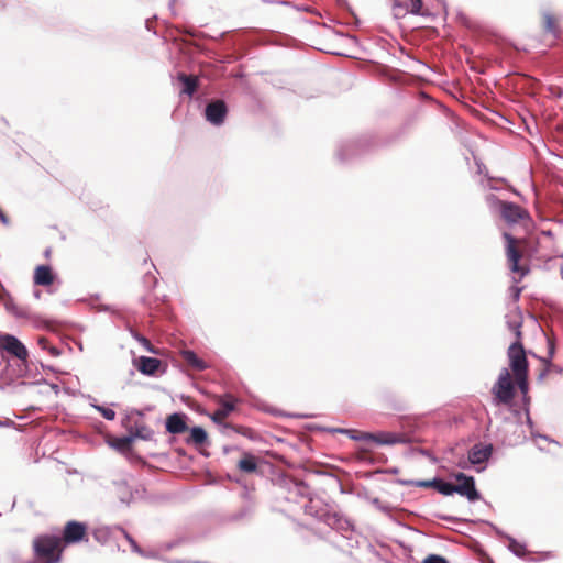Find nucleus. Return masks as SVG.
Wrapping results in <instances>:
<instances>
[{
    "instance_id": "nucleus-1",
    "label": "nucleus",
    "mask_w": 563,
    "mask_h": 563,
    "mask_svg": "<svg viewBox=\"0 0 563 563\" xmlns=\"http://www.w3.org/2000/svg\"><path fill=\"white\" fill-rule=\"evenodd\" d=\"M507 354L517 385L526 394L528 391V361L521 342L516 341L510 344Z\"/></svg>"
},
{
    "instance_id": "nucleus-2",
    "label": "nucleus",
    "mask_w": 563,
    "mask_h": 563,
    "mask_svg": "<svg viewBox=\"0 0 563 563\" xmlns=\"http://www.w3.org/2000/svg\"><path fill=\"white\" fill-rule=\"evenodd\" d=\"M62 539L56 536H38L33 541V550L37 560L45 563H58L62 556Z\"/></svg>"
},
{
    "instance_id": "nucleus-3",
    "label": "nucleus",
    "mask_w": 563,
    "mask_h": 563,
    "mask_svg": "<svg viewBox=\"0 0 563 563\" xmlns=\"http://www.w3.org/2000/svg\"><path fill=\"white\" fill-rule=\"evenodd\" d=\"M342 433H347L350 437L357 441L372 442L377 445H394L406 443L407 437L404 433L380 431L376 433L360 432L357 435L353 434V430H339Z\"/></svg>"
},
{
    "instance_id": "nucleus-4",
    "label": "nucleus",
    "mask_w": 563,
    "mask_h": 563,
    "mask_svg": "<svg viewBox=\"0 0 563 563\" xmlns=\"http://www.w3.org/2000/svg\"><path fill=\"white\" fill-rule=\"evenodd\" d=\"M492 393L494 395V402L509 404L515 396V387L511 382V376L508 368H503L499 373L498 379L495 383Z\"/></svg>"
},
{
    "instance_id": "nucleus-5",
    "label": "nucleus",
    "mask_w": 563,
    "mask_h": 563,
    "mask_svg": "<svg viewBox=\"0 0 563 563\" xmlns=\"http://www.w3.org/2000/svg\"><path fill=\"white\" fill-rule=\"evenodd\" d=\"M0 350L23 363L27 362L29 351L26 346L12 334H0Z\"/></svg>"
},
{
    "instance_id": "nucleus-6",
    "label": "nucleus",
    "mask_w": 563,
    "mask_h": 563,
    "mask_svg": "<svg viewBox=\"0 0 563 563\" xmlns=\"http://www.w3.org/2000/svg\"><path fill=\"white\" fill-rule=\"evenodd\" d=\"M456 481L461 484L455 485V493L465 496L470 501H475L481 498V494L475 487V481L472 476H467L464 473H457L455 475Z\"/></svg>"
},
{
    "instance_id": "nucleus-7",
    "label": "nucleus",
    "mask_w": 563,
    "mask_h": 563,
    "mask_svg": "<svg viewBox=\"0 0 563 563\" xmlns=\"http://www.w3.org/2000/svg\"><path fill=\"white\" fill-rule=\"evenodd\" d=\"M503 236L506 240V254L509 262L510 271L515 273H520L523 276L526 272L519 266V260L521 257V254L519 250L516 247V239L507 232H504Z\"/></svg>"
},
{
    "instance_id": "nucleus-8",
    "label": "nucleus",
    "mask_w": 563,
    "mask_h": 563,
    "mask_svg": "<svg viewBox=\"0 0 563 563\" xmlns=\"http://www.w3.org/2000/svg\"><path fill=\"white\" fill-rule=\"evenodd\" d=\"M86 536V525L78 521L66 523L63 532L62 543L74 544L81 541Z\"/></svg>"
},
{
    "instance_id": "nucleus-9",
    "label": "nucleus",
    "mask_w": 563,
    "mask_h": 563,
    "mask_svg": "<svg viewBox=\"0 0 563 563\" xmlns=\"http://www.w3.org/2000/svg\"><path fill=\"white\" fill-rule=\"evenodd\" d=\"M228 109L222 100H216L207 104L205 115L208 122L213 125H221L225 119Z\"/></svg>"
},
{
    "instance_id": "nucleus-10",
    "label": "nucleus",
    "mask_w": 563,
    "mask_h": 563,
    "mask_svg": "<svg viewBox=\"0 0 563 563\" xmlns=\"http://www.w3.org/2000/svg\"><path fill=\"white\" fill-rule=\"evenodd\" d=\"M500 214L510 224L518 223L528 217V212L514 202H500Z\"/></svg>"
},
{
    "instance_id": "nucleus-11",
    "label": "nucleus",
    "mask_w": 563,
    "mask_h": 563,
    "mask_svg": "<svg viewBox=\"0 0 563 563\" xmlns=\"http://www.w3.org/2000/svg\"><path fill=\"white\" fill-rule=\"evenodd\" d=\"M493 453L492 444H475L468 451V461L473 465L485 463Z\"/></svg>"
},
{
    "instance_id": "nucleus-12",
    "label": "nucleus",
    "mask_w": 563,
    "mask_h": 563,
    "mask_svg": "<svg viewBox=\"0 0 563 563\" xmlns=\"http://www.w3.org/2000/svg\"><path fill=\"white\" fill-rule=\"evenodd\" d=\"M421 8V0H395L394 2V11L396 16L406 13L419 14Z\"/></svg>"
},
{
    "instance_id": "nucleus-13",
    "label": "nucleus",
    "mask_w": 563,
    "mask_h": 563,
    "mask_svg": "<svg viewBox=\"0 0 563 563\" xmlns=\"http://www.w3.org/2000/svg\"><path fill=\"white\" fill-rule=\"evenodd\" d=\"M186 416L183 413H173L166 419V430L172 434H179L187 430Z\"/></svg>"
},
{
    "instance_id": "nucleus-14",
    "label": "nucleus",
    "mask_w": 563,
    "mask_h": 563,
    "mask_svg": "<svg viewBox=\"0 0 563 563\" xmlns=\"http://www.w3.org/2000/svg\"><path fill=\"white\" fill-rule=\"evenodd\" d=\"M162 366V361L155 357L141 356L137 360V369L144 375H155Z\"/></svg>"
},
{
    "instance_id": "nucleus-15",
    "label": "nucleus",
    "mask_w": 563,
    "mask_h": 563,
    "mask_svg": "<svg viewBox=\"0 0 563 563\" xmlns=\"http://www.w3.org/2000/svg\"><path fill=\"white\" fill-rule=\"evenodd\" d=\"M54 276L49 266L40 265L34 273V283L41 286H49L53 284Z\"/></svg>"
},
{
    "instance_id": "nucleus-16",
    "label": "nucleus",
    "mask_w": 563,
    "mask_h": 563,
    "mask_svg": "<svg viewBox=\"0 0 563 563\" xmlns=\"http://www.w3.org/2000/svg\"><path fill=\"white\" fill-rule=\"evenodd\" d=\"M184 361L196 371H203L207 368V363L199 358L197 354L190 350L181 352Z\"/></svg>"
},
{
    "instance_id": "nucleus-17",
    "label": "nucleus",
    "mask_w": 563,
    "mask_h": 563,
    "mask_svg": "<svg viewBox=\"0 0 563 563\" xmlns=\"http://www.w3.org/2000/svg\"><path fill=\"white\" fill-rule=\"evenodd\" d=\"M178 80L183 84L181 93L192 96L197 88V78L185 74L178 75Z\"/></svg>"
},
{
    "instance_id": "nucleus-18",
    "label": "nucleus",
    "mask_w": 563,
    "mask_h": 563,
    "mask_svg": "<svg viewBox=\"0 0 563 563\" xmlns=\"http://www.w3.org/2000/svg\"><path fill=\"white\" fill-rule=\"evenodd\" d=\"M208 435L206 430L202 427H192L190 429V437L187 440V443H192L195 445H201L207 442Z\"/></svg>"
},
{
    "instance_id": "nucleus-19",
    "label": "nucleus",
    "mask_w": 563,
    "mask_h": 563,
    "mask_svg": "<svg viewBox=\"0 0 563 563\" xmlns=\"http://www.w3.org/2000/svg\"><path fill=\"white\" fill-rule=\"evenodd\" d=\"M234 410V405L231 401H222L220 408L217 409L212 416V420L220 423Z\"/></svg>"
},
{
    "instance_id": "nucleus-20",
    "label": "nucleus",
    "mask_w": 563,
    "mask_h": 563,
    "mask_svg": "<svg viewBox=\"0 0 563 563\" xmlns=\"http://www.w3.org/2000/svg\"><path fill=\"white\" fill-rule=\"evenodd\" d=\"M130 434L131 437H133V441L135 439L150 441L153 440L154 438V431L144 424H136L134 430L131 431Z\"/></svg>"
},
{
    "instance_id": "nucleus-21",
    "label": "nucleus",
    "mask_w": 563,
    "mask_h": 563,
    "mask_svg": "<svg viewBox=\"0 0 563 563\" xmlns=\"http://www.w3.org/2000/svg\"><path fill=\"white\" fill-rule=\"evenodd\" d=\"M521 324H522V321H521V317L519 314H508L507 316V325L509 328L510 331H512L517 338L516 341H520L521 340Z\"/></svg>"
},
{
    "instance_id": "nucleus-22",
    "label": "nucleus",
    "mask_w": 563,
    "mask_h": 563,
    "mask_svg": "<svg viewBox=\"0 0 563 563\" xmlns=\"http://www.w3.org/2000/svg\"><path fill=\"white\" fill-rule=\"evenodd\" d=\"M358 144L356 142H349L343 144L338 151V157L344 162L353 154L357 153Z\"/></svg>"
},
{
    "instance_id": "nucleus-23",
    "label": "nucleus",
    "mask_w": 563,
    "mask_h": 563,
    "mask_svg": "<svg viewBox=\"0 0 563 563\" xmlns=\"http://www.w3.org/2000/svg\"><path fill=\"white\" fill-rule=\"evenodd\" d=\"M132 443H133V437H131V434H128L124 437L113 439V441L110 444L115 450L124 452L130 449Z\"/></svg>"
},
{
    "instance_id": "nucleus-24",
    "label": "nucleus",
    "mask_w": 563,
    "mask_h": 563,
    "mask_svg": "<svg viewBox=\"0 0 563 563\" xmlns=\"http://www.w3.org/2000/svg\"><path fill=\"white\" fill-rule=\"evenodd\" d=\"M238 466L241 471L246 473L254 472L257 467L256 461L251 454H245V456L239 461Z\"/></svg>"
},
{
    "instance_id": "nucleus-25",
    "label": "nucleus",
    "mask_w": 563,
    "mask_h": 563,
    "mask_svg": "<svg viewBox=\"0 0 563 563\" xmlns=\"http://www.w3.org/2000/svg\"><path fill=\"white\" fill-rule=\"evenodd\" d=\"M440 494L450 496L455 493V485L438 478L434 487Z\"/></svg>"
},
{
    "instance_id": "nucleus-26",
    "label": "nucleus",
    "mask_w": 563,
    "mask_h": 563,
    "mask_svg": "<svg viewBox=\"0 0 563 563\" xmlns=\"http://www.w3.org/2000/svg\"><path fill=\"white\" fill-rule=\"evenodd\" d=\"M92 406L106 420L112 421L115 419V411L112 408L101 405Z\"/></svg>"
},
{
    "instance_id": "nucleus-27",
    "label": "nucleus",
    "mask_w": 563,
    "mask_h": 563,
    "mask_svg": "<svg viewBox=\"0 0 563 563\" xmlns=\"http://www.w3.org/2000/svg\"><path fill=\"white\" fill-rule=\"evenodd\" d=\"M509 540V550L517 556H523L526 553L525 545L515 540L514 538H508Z\"/></svg>"
},
{
    "instance_id": "nucleus-28",
    "label": "nucleus",
    "mask_w": 563,
    "mask_h": 563,
    "mask_svg": "<svg viewBox=\"0 0 563 563\" xmlns=\"http://www.w3.org/2000/svg\"><path fill=\"white\" fill-rule=\"evenodd\" d=\"M544 22H545V29L549 33L553 34L554 36L558 35V29L554 22V19L551 14L545 13L544 14Z\"/></svg>"
},
{
    "instance_id": "nucleus-29",
    "label": "nucleus",
    "mask_w": 563,
    "mask_h": 563,
    "mask_svg": "<svg viewBox=\"0 0 563 563\" xmlns=\"http://www.w3.org/2000/svg\"><path fill=\"white\" fill-rule=\"evenodd\" d=\"M8 308L18 318H29L30 317V313L24 308H20L16 305H10Z\"/></svg>"
},
{
    "instance_id": "nucleus-30",
    "label": "nucleus",
    "mask_w": 563,
    "mask_h": 563,
    "mask_svg": "<svg viewBox=\"0 0 563 563\" xmlns=\"http://www.w3.org/2000/svg\"><path fill=\"white\" fill-rule=\"evenodd\" d=\"M134 338L142 344V346L146 351H148L151 353H154V354L157 353V351L153 349L151 342L146 338H144V336L140 335V334H135Z\"/></svg>"
},
{
    "instance_id": "nucleus-31",
    "label": "nucleus",
    "mask_w": 563,
    "mask_h": 563,
    "mask_svg": "<svg viewBox=\"0 0 563 563\" xmlns=\"http://www.w3.org/2000/svg\"><path fill=\"white\" fill-rule=\"evenodd\" d=\"M526 416H527V424L529 426V429H530V433L533 438H541V439H544L547 441H550L549 438L547 435H543V434H539V433H536L534 430H533V421L531 420L530 416H529V411L526 410Z\"/></svg>"
},
{
    "instance_id": "nucleus-32",
    "label": "nucleus",
    "mask_w": 563,
    "mask_h": 563,
    "mask_svg": "<svg viewBox=\"0 0 563 563\" xmlns=\"http://www.w3.org/2000/svg\"><path fill=\"white\" fill-rule=\"evenodd\" d=\"M422 563H449L444 556L438 554L428 555Z\"/></svg>"
},
{
    "instance_id": "nucleus-33",
    "label": "nucleus",
    "mask_w": 563,
    "mask_h": 563,
    "mask_svg": "<svg viewBox=\"0 0 563 563\" xmlns=\"http://www.w3.org/2000/svg\"><path fill=\"white\" fill-rule=\"evenodd\" d=\"M93 536L97 541L104 542L108 537V531H107V529L100 528V529L95 530Z\"/></svg>"
},
{
    "instance_id": "nucleus-34",
    "label": "nucleus",
    "mask_w": 563,
    "mask_h": 563,
    "mask_svg": "<svg viewBox=\"0 0 563 563\" xmlns=\"http://www.w3.org/2000/svg\"><path fill=\"white\" fill-rule=\"evenodd\" d=\"M437 479L438 478H433L430 481H417V482H412V484L417 487H433L434 488Z\"/></svg>"
},
{
    "instance_id": "nucleus-35",
    "label": "nucleus",
    "mask_w": 563,
    "mask_h": 563,
    "mask_svg": "<svg viewBox=\"0 0 563 563\" xmlns=\"http://www.w3.org/2000/svg\"><path fill=\"white\" fill-rule=\"evenodd\" d=\"M486 201L487 203L490 206V207H495L497 206L499 209H500V202H503L501 200H499L495 195L490 194L487 196L486 198Z\"/></svg>"
},
{
    "instance_id": "nucleus-36",
    "label": "nucleus",
    "mask_w": 563,
    "mask_h": 563,
    "mask_svg": "<svg viewBox=\"0 0 563 563\" xmlns=\"http://www.w3.org/2000/svg\"><path fill=\"white\" fill-rule=\"evenodd\" d=\"M37 344L43 349V350H48V347L51 346L49 343H48V340L44 336H40L37 339Z\"/></svg>"
},
{
    "instance_id": "nucleus-37",
    "label": "nucleus",
    "mask_w": 563,
    "mask_h": 563,
    "mask_svg": "<svg viewBox=\"0 0 563 563\" xmlns=\"http://www.w3.org/2000/svg\"><path fill=\"white\" fill-rule=\"evenodd\" d=\"M131 548L133 552L140 555H144V551L139 547L135 540H131Z\"/></svg>"
},
{
    "instance_id": "nucleus-38",
    "label": "nucleus",
    "mask_w": 563,
    "mask_h": 563,
    "mask_svg": "<svg viewBox=\"0 0 563 563\" xmlns=\"http://www.w3.org/2000/svg\"><path fill=\"white\" fill-rule=\"evenodd\" d=\"M47 351L53 356H58L60 354L59 350L55 346H49Z\"/></svg>"
},
{
    "instance_id": "nucleus-39",
    "label": "nucleus",
    "mask_w": 563,
    "mask_h": 563,
    "mask_svg": "<svg viewBox=\"0 0 563 563\" xmlns=\"http://www.w3.org/2000/svg\"><path fill=\"white\" fill-rule=\"evenodd\" d=\"M0 221L3 223V224H8L9 223V220L7 218V216L2 212V210L0 209Z\"/></svg>"
},
{
    "instance_id": "nucleus-40",
    "label": "nucleus",
    "mask_w": 563,
    "mask_h": 563,
    "mask_svg": "<svg viewBox=\"0 0 563 563\" xmlns=\"http://www.w3.org/2000/svg\"><path fill=\"white\" fill-rule=\"evenodd\" d=\"M123 534H124L125 539L129 541V543L131 544V540H134V539L124 530H123Z\"/></svg>"
},
{
    "instance_id": "nucleus-41",
    "label": "nucleus",
    "mask_w": 563,
    "mask_h": 563,
    "mask_svg": "<svg viewBox=\"0 0 563 563\" xmlns=\"http://www.w3.org/2000/svg\"><path fill=\"white\" fill-rule=\"evenodd\" d=\"M143 556H147V558H155L156 554L154 552H148V553H145L144 552V555Z\"/></svg>"
},
{
    "instance_id": "nucleus-42",
    "label": "nucleus",
    "mask_w": 563,
    "mask_h": 563,
    "mask_svg": "<svg viewBox=\"0 0 563 563\" xmlns=\"http://www.w3.org/2000/svg\"><path fill=\"white\" fill-rule=\"evenodd\" d=\"M514 295H515V299L517 300L519 298V295H520V289L517 288L516 291H514Z\"/></svg>"
},
{
    "instance_id": "nucleus-43",
    "label": "nucleus",
    "mask_w": 563,
    "mask_h": 563,
    "mask_svg": "<svg viewBox=\"0 0 563 563\" xmlns=\"http://www.w3.org/2000/svg\"><path fill=\"white\" fill-rule=\"evenodd\" d=\"M34 297H35L36 299H40V298H41V291H40V290H35V291H34Z\"/></svg>"
},
{
    "instance_id": "nucleus-44",
    "label": "nucleus",
    "mask_w": 563,
    "mask_h": 563,
    "mask_svg": "<svg viewBox=\"0 0 563 563\" xmlns=\"http://www.w3.org/2000/svg\"><path fill=\"white\" fill-rule=\"evenodd\" d=\"M118 487H119V488H124V487H125V484H124V483H120V484H118Z\"/></svg>"
},
{
    "instance_id": "nucleus-45",
    "label": "nucleus",
    "mask_w": 563,
    "mask_h": 563,
    "mask_svg": "<svg viewBox=\"0 0 563 563\" xmlns=\"http://www.w3.org/2000/svg\"><path fill=\"white\" fill-rule=\"evenodd\" d=\"M173 547L172 543L166 544V550H169Z\"/></svg>"
},
{
    "instance_id": "nucleus-46",
    "label": "nucleus",
    "mask_w": 563,
    "mask_h": 563,
    "mask_svg": "<svg viewBox=\"0 0 563 563\" xmlns=\"http://www.w3.org/2000/svg\"><path fill=\"white\" fill-rule=\"evenodd\" d=\"M121 501L128 503L129 500L126 498H124V497H121Z\"/></svg>"
},
{
    "instance_id": "nucleus-47",
    "label": "nucleus",
    "mask_w": 563,
    "mask_h": 563,
    "mask_svg": "<svg viewBox=\"0 0 563 563\" xmlns=\"http://www.w3.org/2000/svg\"><path fill=\"white\" fill-rule=\"evenodd\" d=\"M550 355H553V347L550 349Z\"/></svg>"
},
{
    "instance_id": "nucleus-48",
    "label": "nucleus",
    "mask_w": 563,
    "mask_h": 563,
    "mask_svg": "<svg viewBox=\"0 0 563 563\" xmlns=\"http://www.w3.org/2000/svg\"><path fill=\"white\" fill-rule=\"evenodd\" d=\"M0 424H2V422L0 421Z\"/></svg>"
}]
</instances>
